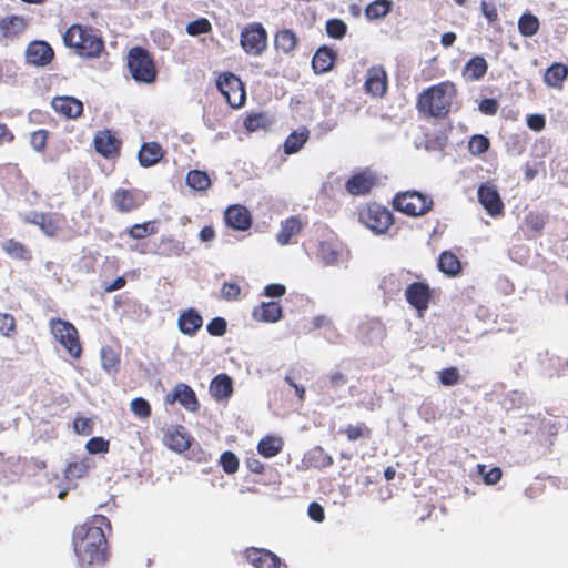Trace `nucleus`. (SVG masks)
Masks as SVG:
<instances>
[{"mask_svg":"<svg viewBox=\"0 0 568 568\" xmlns=\"http://www.w3.org/2000/svg\"><path fill=\"white\" fill-rule=\"evenodd\" d=\"M240 43L247 54L260 55L267 47L266 30L258 22L250 23L242 30Z\"/></svg>","mask_w":568,"mask_h":568,"instance_id":"9","label":"nucleus"},{"mask_svg":"<svg viewBox=\"0 0 568 568\" xmlns=\"http://www.w3.org/2000/svg\"><path fill=\"white\" fill-rule=\"evenodd\" d=\"M145 194L138 189H116L112 194V205L120 213H130L145 203Z\"/></svg>","mask_w":568,"mask_h":568,"instance_id":"11","label":"nucleus"},{"mask_svg":"<svg viewBox=\"0 0 568 568\" xmlns=\"http://www.w3.org/2000/svg\"><path fill=\"white\" fill-rule=\"evenodd\" d=\"M540 27L539 19L531 13H524L518 20V30L524 37L535 36Z\"/></svg>","mask_w":568,"mask_h":568,"instance_id":"45","label":"nucleus"},{"mask_svg":"<svg viewBox=\"0 0 568 568\" xmlns=\"http://www.w3.org/2000/svg\"><path fill=\"white\" fill-rule=\"evenodd\" d=\"M50 331L72 358L78 359L81 357L82 346L79 332L72 323L61 318H52L50 321Z\"/></svg>","mask_w":568,"mask_h":568,"instance_id":"7","label":"nucleus"},{"mask_svg":"<svg viewBox=\"0 0 568 568\" xmlns=\"http://www.w3.org/2000/svg\"><path fill=\"white\" fill-rule=\"evenodd\" d=\"M28 22L21 16H9L0 19V39L13 40L24 32Z\"/></svg>","mask_w":568,"mask_h":568,"instance_id":"25","label":"nucleus"},{"mask_svg":"<svg viewBox=\"0 0 568 568\" xmlns=\"http://www.w3.org/2000/svg\"><path fill=\"white\" fill-rule=\"evenodd\" d=\"M94 150L105 159H115L120 155L122 142L109 130H100L93 138Z\"/></svg>","mask_w":568,"mask_h":568,"instance_id":"13","label":"nucleus"},{"mask_svg":"<svg viewBox=\"0 0 568 568\" xmlns=\"http://www.w3.org/2000/svg\"><path fill=\"white\" fill-rule=\"evenodd\" d=\"M243 557L254 568H281L282 559L266 548L247 547L243 550Z\"/></svg>","mask_w":568,"mask_h":568,"instance_id":"15","label":"nucleus"},{"mask_svg":"<svg viewBox=\"0 0 568 568\" xmlns=\"http://www.w3.org/2000/svg\"><path fill=\"white\" fill-rule=\"evenodd\" d=\"M184 250L185 247L183 242L172 236H162L158 243H154V247L152 250L142 251V253H152L159 256L172 257L182 255Z\"/></svg>","mask_w":568,"mask_h":568,"instance_id":"23","label":"nucleus"},{"mask_svg":"<svg viewBox=\"0 0 568 568\" xmlns=\"http://www.w3.org/2000/svg\"><path fill=\"white\" fill-rule=\"evenodd\" d=\"M85 449L90 454H105L110 449V443L103 437H92L87 442Z\"/></svg>","mask_w":568,"mask_h":568,"instance_id":"56","label":"nucleus"},{"mask_svg":"<svg viewBox=\"0 0 568 568\" xmlns=\"http://www.w3.org/2000/svg\"><path fill=\"white\" fill-rule=\"evenodd\" d=\"M316 255L325 265H334L341 256V244L335 240L321 241Z\"/></svg>","mask_w":568,"mask_h":568,"instance_id":"31","label":"nucleus"},{"mask_svg":"<svg viewBox=\"0 0 568 568\" xmlns=\"http://www.w3.org/2000/svg\"><path fill=\"white\" fill-rule=\"evenodd\" d=\"M207 333L212 336H223L227 329V323L223 317H214L206 325Z\"/></svg>","mask_w":568,"mask_h":568,"instance_id":"58","label":"nucleus"},{"mask_svg":"<svg viewBox=\"0 0 568 568\" xmlns=\"http://www.w3.org/2000/svg\"><path fill=\"white\" fill-rule=\"evenodd\" d=\"M362 224L375 234H384L394 224L392 212L376 202L367 203L358 210Z\"/></svg>","mask_w":568,"mask_h":568,"instance_id":"5","label":"nucleus"},{"mask_svg":"<svg viewBox=\"0 0 568 568\" xmlns=\"http://www.w3.org/2000/svg\"><path fill=\"white\" fill-rule=\"evenodd\" d=\"M312 324H313V327L315 329H320V328H327L329 331V333L335 336L336 338L339 337V334L336 329V327L334 326L333 322L331 318H328L327 316L325 315H317L313 318L312 321Z\"/></svg>","mask_w":568,"mask_h":568,"instance_id":"61","label":"nucleus"},{"mask_svg":"<svg viewBox=\"0 0 568 568\" xmlns=\"http://www.w3.org/2000/svg\"><path fill=\"white\" fill-rule=\"evenodd\" d=\"M165 402L169 404L179 402L186 410L193 413L200 409V403L195 392L184 383L175 385L172 393L166 395Z\"/></svg>","mask_w":568,"mask_h":568,"instance_id":"19","label":"nucleus"},{"mask_svg":"<svg viewBox=\"0 0 568 568\" xmlns=\"http://www.w3.org/2000/svg\"><path fill=\"white\" fill-rule=\"evenodd\" d=\"M405 298L412 307L423 315L432 298L430 286L426 282H413L405 290Z\"/></svg>","mask_w":568,"mask_h":568,"instance_id":"14","label":"nucleus"},{"mask_svg":"<svg viewBox=\"0 0 568 568\" xmlns=\"http://www.w3.org/2000/svg\"><path fill=\"white\" fill-rule=\"evenodd\" d=\"M545 84L555 90H562L565 81L568 79V65L562 62L551 63L544 73Z\"/></svg>","mask_w":568,"mask_h":568,"instance_id":"26","label":"nucleus"},{"mask_svg":"<svg viewBox=\"0 0 568 568\" xmlns=\"http://www.w3.org/2000/svg\"><path fill=\"white\" fill-rule=\"evenodd\" d=\"M388 88V77L382 65H373L367 70L364 83L365 92L372 98H383Z\"/></svg>","mask_w":568,"mask_h":568,"instance_id":"16","label":"nucleus"},{"mask_svg":"<svg viewBox=\"0 0 568 568\" xmlns=\"http://www.w3.org/2000/svg\"><path fill=\"white\" fill-rule=\"evenodd\" d=\"M154 224L155 222L153 221L134 224L128 230V234L134 240H142L148 235L156 233L158 230Z\"/></svg>","mask_w":568,"mask_h":568,"instance_id":"47","label":"nucleus"},{"mask_svg":"<svg viewBox=\"0 0 568 568\" xmlns=\"http://www.w3.org/2000/svg\"><path fill=\"white\" fill-rule=\"evenodd\" d=\"M378 183L377 175L369 169L352 174L345 182V190L353 196L367 195Z\"/></svg>","mask_w":568,"mask_h":568,"instance_id":"12","label":"nucleus"},{"mask_svg":"<svg viewBox=\"0 0 568 568\" xmlns=\"http://www.w3.org/2000/svg\"><path fill=\"white\" fill-rule=\"evenodd\" d=\"M63 44L83 59H97L105 50L99 30L82 23L71 24L63 33Z\"/></svg>","mask_w":568,"mask_h":568,"instance_id":"3","label":"nucleus"},{"mask_svg":"<svg viewBox=\"0 0 568 568\" xmlns=\"http://www.w3.org/2000/svg\"><path fill=\"white\" fill-rule=\"evenodd\" d=\"M220 464L223 470L229 475L235 474L240 465L237 456L230 450L222 453L220 457Z\"/></svg>","mask_w":568,"mask_h":568,"instance_id":"53","label":"nucleus"},{"mask_svg":"<svg viewBox=\"0 0 568 568\" xmlns=\"http://www.w3.org/2000/svg\"><path fill=\"white\" fill-rule=\"evenodd\" d=\"M164 150L158 142H144L138 153L139 163L143 168L158 164L164 156Z\"/></svg>","mask_w":568,"mask_h":568,"instance_id":"28","label":"nucleus"},{"mask_svg":"<svg viewBox=\"0 0 568 568\" xmlns=\"http://www.w3.org/2000/svg\"><path fill=\"white\" fill-rule=\"evenodd\" d=\"M339 434L346 436L348 442L369 440L372 438V428L364 422L347 424L339 429Z\"/></svg>","mask_w":568,"mask_h":568,"instance_id":"37","label":"nucleus"},{"mask_svg":"<svg viewBox=\"0 0 568 568\" xmlns=\"http://www.w3.org/2000/svg\"><path fill=\"white\" fill-rule=\"evenodd\" d=\"M0 334L7 338H11L17 334V323L13 315L0 313Z\"/></svg>","mask_w":568,"mask_h":568,"instance_id":"51","label":"nucleus"},{"mask_svg":"<svg viewBox=\"0 0 568 568\" xmlns=\"http://www.w3.org/2000/svg\"><path fill=\"white\" fill-rule=\"evenodd\" d=\"M51 106L58 114L67 119H77L83 113V103L70 95L54 97Z\"/></svg>","mask_w":568,"mask_h":568,"instance_id":"21","label":"nucleus"},{"mask_svg":"<svg viewBox=\"0 0 568 568\" xmlns=\"http://www.w3.org/2000/svg\"><path fill=\"white\" fill-rule=\"evenodd\" d=\"M310 460L315 467H329L333 465V458L322 447H315L310 452Z\"/></svg>","mask_w":568,"mask_h":568,"instance_id":"52","label":"nucleus"},{"mask_svg":"<svg viewBox=\"0 0 568 568\" xmlns=\"http://www.w3.org/2000/svg\"><path fill=\"white\" fill-rule=\"evenodd\" d=\"M212 31V24L206 18H199L186 24V32L189 36L196 37L206 34Z\"/></svg>","mask_w":568,"mask_h":568,"instance_id":"49","label":"nucleus"},{"mask_svg":"<svg viewBox=\"0 0 568 568\" xmlns=\"http://www.w3.org/2000/svg\"><path fill=\"white\" fill-rule=\"evenodd\" d=\"M308 140V130L303 128L302 130L292 132L284 142V152L286 154H293L298 152Z\"/></svg>","mask_w":568,"mask_h":568,"instance_id":"42","label":"nucleus"},{"mask_svg":"<svg viewBox=\"0 0 568 568\" xmlns=\"http://www.w3.org/2000/svg\"><path fill=\"white\" fill-rule=\"evenodd\" d=\"M303 229L302 221L297 216H291L282 222L281 229L277 233V242L281 245H287L294 235L301 233Z\"/></svg>","mask_w":568,"mask_h":568,"instance_id":"34","label":"nucleus"},{"mask_svg":"<svg viewBox=\"0 0 568 568\" xmlns=\"http://www.w3.org/2000/svg\"><path fill=\"white\" fill-rule=\"evenodd\" d=\"M241 294V287L237 283L225 282L221 288V295L226 301H235Z\"/></svg>","mask_w":568,"mask_h":568,"instance_id":"62","label":"nucleus"},{"mask_svg":"<svg viewBox=\"0 0 568 568\" xmlns=\"http://www.w3.org/2000/svg\"><path fill=\"white\" fill-rule=\"evenodd\" d=\"M498 108V101L493 98H484L478 104L479 111L486 115H495Z\"/></svg>","mask_w":568,"mask_h":568,"instance_id":"63","label":"nucleus"},{"mask_svg":"<svg viewBox=\"0 0 568 568\" xmlns=\"http://www.w3.org/2000/svg\"><path fill=\"white\" fill-rule=\"evenodd\" d=\"M210 393L216 400L230 398L233 394L232 378L225 373L216 375L210 384Z\"/></svg>","mask_w":568,"mask_h":568,"instance_id":"30","label":"nucleus"},{"mask_svg":"<svg viewBox=\"0 0 568 568\" xmlns=\"http://www.w3.org/2000/svg\"><path fill=\"white\" fill-rule=\"evenodd\" d=\"M48 135L49 134H48L47 130L34 131L31 134V139H30V143H31L32 148L38 152L44 151L47 148Z\"/></svg>","mask_w":568,"mask_h":568,"instance_id":"60","label":"nucleus"},{"mask_svg":"<svg viewBox=\"0 0 568 568\" xmlns=\"http://www.w3.org/2000/svg\"><path fill=\"white\" fill-rule=\"evenodd\" d=\"M393 207L408 216H422L433 209V200L418 191L397 193L393 199Z\"/></svg>","mask_w":568,"mask_h":568,"instance_id":"6","label":"nucleus"},{"mask_svg":"<svg viewBox=\"0 0 568 568\" xmlns=\"http://www.w3.org/2000/svg\"><path fill=\"white\" fill-rule=\"evenodd\" d=\"M54 59L52 47L43 40L31 41L26 49V60L34 67H45Z\"/></svg>","mask_w":568,"mask_h":568,"instance_id":"18","label":"nucleus"},{"mask_svg":"<svg viewBox=\"0 0 568 568\" xmlns=\"http://www.w3.org/2000/svg\"><path fill=\"white\" fill-rule=\"evenodd\" d=\"M271 125L272 119L266 112H251L243 120V126L248 133L267 130Z\"/></svg>","mask_w":568,"mask_h":568,"instance_id":"36","label":"nucleus"},{"mask_svg":"<svg viewBox=\"0 0 568 568\" xmlns=\"http://www.w3.org/2000/svg\"><path fill=\"white\" fill-rule=\"evenodd\" d=\"M488 70V63L481 55H475L469 59L464 69L463 77L469 81H478L485 77Z\"/></svg>","mask_w":568,"mask_h":568,"instance_id":"32","label":"nucleus"},{"mask_svg":"<svg viewBox=\"0 0 568 568\" xmlns=\"http://www.w3.org/2000/svg\"><path fill=\"white\" fill-rule=\"evenodd\" d=\"M480 10L489 23H495L498 20V12L494 3L483 0L480 3Z\"/></svg>","mask_w":568,"mask_h":568,"instance_id":"64","label":"nucleus"},{"mask_svg":"<svg viewBox=\"0 0 568 568\" xmlns=\"http://www.w3.org/2000/svg\"><path fill=\"white\" fill-rule=\"evenodd\" d=\"M178 326L182 334L194 336L196 332L203 326V317L194 308H187L181 312Z\"/></svg>","mask_w":568,"mask_h":568,"instance_id":"27","label":"nucleus"},{"mask_svg":"<svg viewBox=\"0 0 568 568\" xmlns=\"http://www.w3.org/2000/svg\"><path fill=\"white\" fill-rule=\"evenodd\" d=\"M164 444L172 450L182 453L190 448L191 436L181 425L169 428L163 436Z\"/></svg>","mask_w":568,"mask_h":568,"instance_id":"22","label":"nucleus"},{"mask_svg":"<svg viewBox=\"0 0 568 568\" xmlns=\"http://www.w3.org/2000/svg\"><path fill=\"white\" fill-rule=\"evenodd\" d=\"M546 215L537 212H530L525 217V224L529 231L540 234L546 225Z\"/></svg>","mask_w":568,"mask_h":568,"instance_id":"48","label":"nucleus"},{"mask_svg":"<svg viewBox=\"0 0 568 568\" xmlns=\"http://www.w3.org/2000/svg\"><path fill=\"white\" fill-rule=\"evenodd\" d=\"M275 48L283 53H292L298 43V38L291 29L280 30L275 36Z\"/></svg>","mask_w":568,"mask_h":568,"instance_id":"39","label":"nucleus"},{"mask_svg":"<svg viewBox=\"0 0 568 568\" xmlns=\"http://www.w3.org/2000/svg\"><path fill=\"white\" fill-rule=\"evenodd\" d=\"M128 68L136 82L153 83L158 71L150 52L142 47H133L128 54Z\"/></svg>","mask_w":568,"mask_h":568,"instance_id":"4","label":"nucleus"},{"mask_svg":"<svg viewBox=\"0 0 568 568\" xmlns=\"http://www.w3.org/2000/svg\"><path fill=\"white\" fill-rule=\"evenodd\" d=\"M460 381L459 371L456 367H447L439 372V382L444 386H454Z\"/></svg>","mask_w":568,"mask_h":568,"instance_id":"57","label":"nucleus"},{"mask_svg":"<svg viewBox=\"0 0 568 568\" xmlns=\"http://www.w3.org/2000/svg\"><path fill=\"white\" fill-rule=\"evenodd\" d=\"M24 222L37 225L49 237L55 236L67 222L62 213L31 212Z\"/></svg>","mask_w":568,"mask_h":568,"instance_id":"10","label":"nucleus"},{"mask_svg":"<svg viewBox=\"0 0 568 568\" xmlns=\"http://www.w3.org/2000/svg\"><path fill=\"white\" fill-rule=\"evenodd\" d=\"M216 88L232 109H240L245 104V84L234 73L226 71L219 74Z\"/></svg>","mask_w":568,"mask_h":568,"instance_id":"8","label":"nucleus"},{"mask_svg":"<svg viewBox=\"0 0 568 568\" xmlns=\"http://www.w3.org/2000/svg\"><path fill=\"white\" fill-rule=\"evenodd\" d=\"M90 468L91 462L89 458L71 462L64 469V476L67 479H80L88 474Z\"/></svg>","mask_w":568,"mask_h":568,"instance_id":"44","label":"nucleus"},{"mask_svg":"<svg viewBox=\"0 0 568 568\" xmlns=\"http://www.w3.org/2000/svg\"><path fill=\"white\" fill-rule=\"evenodd\" d=\"M1 247L11 258L20 261H30L32 258L31 251L23 243L14 239L3 241Z\"/></svg>","mask_w":568,"mask_h":568,"instance_id":"38","label":"nucleus"},{"mask_svg":"<svg viewBox=\"0 0 568 568\" xmlns=\"http://www.w3.org/2000/svg\"><path fill=\"white\" fill-rule=\"evenodd\" d=\"M392 7V0H375L365 8V16L368 20L382 19L390 12Z\"/></svg>","mask_w":568,"mask_h":568,"instance_id":"43","label":"nucleus"},{"mask_svg":"<svg viewBox=\"0 0 568 568\" xmlns=\"http://www.w3.org/2000/svg\"><path fill=\"white\" fill-rule=\"evenodd\" d=\"M73 429L79 435H90L93 432V422L88 417H75Z\"/></svg>","mask_w":568,"mask_h":568,"instance_id":"59","label":"nucleus"},{"mask_svg":"<svg viewBox=\"0 0 568 568\" xmlns=\"http://www.w3.org/2000/svg\"><path fill=\"white\" fill-rule=\"evenodd\" d=\"M326 32L333 39H342L347 32V26L341 19H329L326 22Z\"/></svg>","mask_w":568,"mask_h":568,"instance_id":"54","label":"nucleus"},{"mask_svg":"<svg viewBox=\"0 0 568 568\" xmlns=\"http://www.w3.org/2000/svg\"><path fill=\"white\" fill-rule=\"evenodd\" d=\"M477 195L479 203L490 216L496 217L504 214L505 205L499 192L494 185L488 183L480 184Z\"/></svg>","mask_w":568,"mask_h":568,"instance_id":"17","label":"nucleus"},{"mask_svg":"<svg viewBox=\"0 0 568 568\" xmlns=\"http://www.w3.org/2000/svg\"><path fill=\"white\" fill-rule=\"evenodd\" d=\"M477 469L478 473L483 476L484 483L486 485H495L501 479L503 471L499 467H493L487 470L485 465L479 464L477 465Z\"/></svg>","mask_w":568,"mask_h":568,"instance_id":"55","label":"nucleus"},{"mask_svg":"<svg viewBox=\"0 0 568 568\" xmlns=\"http://www.w3.org/2000/svg\"><path fill=\"white\" fill-rule=\"evenodd\" d=\"M458 95L456 84L449 80L424 89L416 99V109L427 118L445 119Z\"/></svg>","mask_w":568,"mask_h":568,"instance_id":"2","label":"nucleus"},{"mask_svg":"<svg viewBox=\"0 0 568 568\" xmlns=\"http://www.w3.org/2000/svg\"><path fill=\"white\" fill-rule=\"evenodd\" d=\"M490 148V141L483 134H474L468 141V151L474 156H480Z\"/></svg>","mask_w":568,"mask_h":568,"instance_id":"46","label":"nucleus"},{"mask_svg":"<svg viewBox=\"0 0 568 568\" xmlns=\"http://www.w3.org/2000/svg\"><path fill=\"white\" fill-rule=\"evenodd\" d=\"M186 185L197 192H204L212 185L209 174L202 170H191L185 178Z\"/></svg>","mask_w":568,"mask_h":568,"instance_id":"40","label":"nucleus"},{"mask_svg":"<svg viewBox=\"0 0 568 568\" xmlns=\"http://www.w3.org/2000/svg\"><path fill=\"white\" fill-rule=\"evenodd\" d=\"M224 220L227 226L237 231H246L252 225L250 211L241 204L230 205L225 210Z\"/></svg>","mask_w":568,"mask_h":568,"instance_id":"20","label":"nucleus"},{"mask_svg":"<svg viewBox=\"0 0 568 568\" xmlns=\"http://www.w3.org/2000/svg\"><path fill=\"white\" fill-rule=\"evenodd\" d=\"M131 412L141 419H148L151 414V405L143 397H136L130 403Z\"/></svg>","mask_w":568,"mask_h":568,"instance_id":"50","label":"nucleus"},{"mask_svg":"<svg viewBox=\"0 0 568 568\" xmlns=\"http://www.w3.org/2000/svg\"><path fill=\"white\" fill-rule=\"evenodd\" d=\"M283 449V442L278 437L265 436L257 445V452L265 458H272L281 453Z\"/></svg>","mask_w":568,"mask_h":568,"instance_id":"41","label":"nucleus"},{"mask_svg":"<svg viewBox=\"0 0 568 568\" xmlns=\"http://www.w3.org/2000/svg\"><path fill=\"white\" fill-rule=\"evenodd\" d=\"M336 53L328 47H321L312 59V67L315 73L322 74L331 71L334 67Z\"/></svg>","mask_w":568,"mask_h":568,"instance_id":"29","label":"nucleus"},{"mask_svg":"<svg viewBox=\"0 0 568 568\" xmlns=\"http://www.w3.org/2000/svg\"><path fill=\"white\" fill-rule=\"evenodd\" d=\"M359 332L365 342L373 343L385 336V326L381 320L371 318L361 324Z\"/></svg>","mask_w":568,"mask_h":568,"instance_id":"35","label":"nucleus"},{"mask_svg":"<svg viewBox=\"0 0 568 568\" xmlns=\"http://www.w3.org/2000/svg\"><path fill=\"white\" fill-rule=\"evenodd\" d=\"M252 316L257 322L276 323L283 317V308L278 302H262L253 308Z\"/></svg>","mask_w":568,"mask_h":568,"instance_id":"24","label":"nucleus"},{"mask_svg":"<svg viewBox=\"0 0 568 568\" xmlns=\"http://www.w3.org/2000/svg\"><path fill=\"white\" fill-rule=\"evenodd\" d=\"M105 528L111 530V523L104 515H93L74 527L72 546L82 566H101L108 561L109 544Z\"/></svg>","mask_w":568,"mask_h":568,"instance_id":"1","label":"nucleus"},{"mask_svg":"<svg viewBox=\"0 0 568 568\" xmlns=\"http://www.w3.org/2000/svg\"><path fill=\"white\" fill-rule=\"evenodd\" d=\"M437 267L442 273L450 277H455L462 273V262L452 251H444L440 253L437 261Z\"/></svg>","mask_w":568,"mask_h":568,"instance_id":"33","label":"nucleus"}]
</instances>
